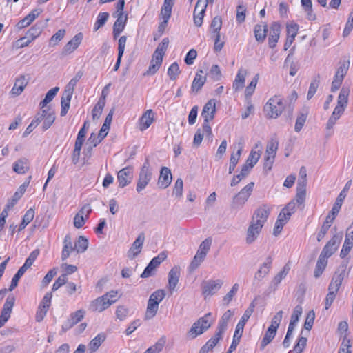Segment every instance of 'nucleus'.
<instances>
[{"mask_svg": "<svg viewBox=\"0 0 353 353\" xmlns=\"http://www.w3.org/2000/svg\"><path fill=\"white\" fill-rule=\"evenodd\" d=\"M270 210L268 205L263 204L255 210L246 232L247 244H252L257 239L270 215Z\"/></svg>", "mask_w": 353, "mask_h": 353, "instance_id": "f257e3e1", "label": "nucleus"}, {"mask_svg": "<svg viewBox=\"0 0 353 353\" xmlns=\"http://www.w3.org/2000/svg\"><path fill=\"white\" fill-rule=\"evenodd\" d=\"M214 321V319L212 313H207L192 324L191 328L187 332V337L189 339H194L201 335L212 326Z\"/></svg>", "mask_w": 353, "mask_h": 353, "instance_id": "f03ea898", "label": "nucleus"}, {"mask_svg": "<svg viewBox=\"0 0 353 353\" xmlns=\"http://www.w3.org/2000/svg\"><path fill=\"white\" fill-rule=\"evenodd\" d=\"M254 307H255V304L254 303V302L251 303L250 304L249 307L245 311L243 316H241L240 321H239V323H237V325L236 327L232 344L230 345V346L226 353H232L233 351H234L236 350L238 344L240 342V339L242 336L244 326H245L246 322L248 321V319L251 316L252 314L253 313Z\"/></svg>", "mask_w": 353, "mask_h": 353, "instance_id": "7ed1b4c3", "label": "nucleus"}, {"mask_svg": "<svg viewBox=\"0 0 353 353\" xmlns=\"http://www.w3.org/2000/svg\"><path fill=\"white\" fill-rule=\"evenodd\" d=\"M117 291L112 290L107 292L92 301L90 305L89 310L97 312L104 311L117 301Z\"/></svg>", "mask_w": 353, "mask_h": 353, "instance_id": "20e7f679", "label": "nucleus"}, {"mask_svg": "<svg viewBox=\"0 0 353 353\" xmlns=\"http://www.w3.org/2000/svg\"><path fill=\"white\" fill-rule=\"evenodd\" d=\"M165 296V291L161 289L157 290L150 294L145 314V319L149 320L155 316L159 309V305Z\"/></svg>", "mask_w": 353, "mask_h": 353, "instance_id": "39448f33", "label": "nucleus"}, {"mask_svg": "<svg viewBox=\"0 0 353 353\" xmlns=\"http://www.w3.org/2000/svg\"><path fill=\"white\" fill-rule=\"evenodd\" d=\"M285 105L279 95L270 98L264 106V112L268 118H277L283 111Z\"/></svg>", "mask_w": 353, "mask_h": 353, "instance_id": "423d86ee", "label": "nucleus"}, {"mask_svg": "<svg viewBox=\"0 0 353 353\" xmlns=\"http://www.w3.org/2000/svg\"><path fill=\"white\" fill-rule=\"evenodd\" d=\"M124 6L125 0H119L116 6L117 10L115 13L113 14L114 17H117V19L114 22L113 26V34L114 38L119 36L124 29L127 21V16H123Z\"/></svg>", "mask_w": 353, "mask_h": 353, "instance_id": "0eeeda50", "label": "nucleus"}, {"mask_svg": "<svg viewBox=\"0 0 353 353\" xmlns=\"http://www.w3.org/2000/svg\"><path fill=\"white\" fill-rule=\"evenodd\" d=\"M167 50V46H160L154 52L148 70L144 73V76L154 74L160 68L163 58Z\"/></svg>", "mask_w": 353, "mask_h": 353, "instance_id": "6e6552de", "label": "nucleus"}, {"mask_svg": "<svg viewBox=\"0 0 353 353\" xmlns=\"http://www.w3.org/2000/svg\"><path fill=\"white\" fill-rule=\"evenodd\" d=\"M254 183L250 182L239 192L232 199L231 207L234 209L243 207L253 191Z\"/></svg>", "mask_w": 353, "mask_h": 353, "instance_id": "1a4fd4ad", "label": "nucleus"}, {"mask_svg": "<svg viewBox=\"0 0 353 353\" xmlns=\"http://www.w3.org/2000/svg\"><path fill=\"white\" fill-rule=\"evenodd\" d=\"M152 173L150 170V163L148 159H146L139 172L136 190L138 192H141L144 190L152 179Z\"/></svg>", "mask_w": 353, "mask_h": 353, "instance_id": "9d476101", "label": "nucleus"}, {"mask_svg": "<svg viewBox=\"0 0 353 353\" xmlns=\"http://www.w3.org/2000/svg\"><path fill=\"white\" fill-rule=\"evenodd\" d=\"M278 147L279 141L275 137H272L267 144L264 157V168L268 170L272 169Z\"/></svg>", "mask_w": 353, "mask_h": 353, "instance_id": "9b49d317", "label": "nucleus"}, {"mask_svg": "<svg viewBox=\"0 0 353 353\" xmlns=\"http://www.w3.org/2000/svg\"><path fill=\"white\" fill-rule=\"evenodd\" d=\"M346 270L347 265L345 263L340 265L337 268L329 284L328 290L336 292L339 291L344 278L347 275Z\"/></svg>", "mask_w": 353, "mask_h": 353, "instance_id": "f8f14e48", "label": "nucleus"}, {"mask_svg": "<svg viewBox=\"0 0 353 353\" xmlns=\"http://www.w3.org/2000/svg\"><path fill=\"white\" fill-rule=\"evenodd\" d=\"M272 259L270 256H268L265 261L259 266V268L255 272L252 285L254 287H259L263 279L269 274L272 268Z\"/></svg>", "mask_w": 353, "mask_h": 353, "instance_id": "ddd939ff", "label": "nucleus"}, {"mask_svg": "<svg viewBox=\"0 0 353 353\" xmlns=\"http://www.w3.org/2000/svg\"><path fill=\"white\" fill-rule=\"evenodd\" d=\"M41 110V112L38 113L35 118L38 119V123L43 121L42 129L45 131L54 123L55 114L54 112L50 107Z\"/></svg>", "mask_w": 353, "mask_h": 353, "instance_id": "4468645a", "label": "nucleus"}, {"mask_svg": "<svg viewBox=\"0 0 353 353\" xmlns=\"http://www.w3.org/2000/svg\"><path fill=\"white\" fill-rule=\"evenodd\" d=\"M223 281L221 279L204 281L201 283L202 293L205 296H211L222 287Z\"/></svg>", "mask_w": 353, "mask_h": 353, "instance_id": "2eb2a0df", "label": "nucleus"}, {"mask_svg": "<svg viewBox=\"0 0 353 353\" xmlns=\"http://www.w3.org/2000/svg\"><path fill=\"white\" fill-rule=\"evenodd\" d=\"M342 239V234H334L323 248L320 255L328 259L338 249Z\"/></svg>", "mask_w": 353, "mask_h": 353, "instance_id": "dca6fc26", "label": "nucleus"}, {"mask_svg": "<svg viewBox=\"0 0 353 353\" xmlns=\"http://www.w3.org/2000/svg\"><path fill=\"white\" fill-rule=\"evenodd\" d=\"M166 257L167 255L164 252H161L157 256L154 257L141 274V277L148 278L154 275L156 268L166 259Z\"/></svg>", "mask_w": 353, "mask_h": 353, "instance_id": "f3484780", "label": "nucleus"}, {"mask_svg": "<svg viewBox=\"0 0 353 353\" xmlns=\"http://www.w3.org/2000/svg\"><path fill=\"white\" fill-rule=\"evenodd\" d=\"M208 3V0H198L196 3L194 11V22L198 27L202 25Z\"/></svg>", "mask_w": 353, "mask_h": 353, "instance_id": "a211bd4d", "label": "nucleus"}, {"mask_svg": "<svg viewBox=\"0 0 353 353\" xmlns=\"http://www.w3.org/2000/svg\"><path fill=\"white\" fill-rule=\"evenodd\" d=\"M132 167L128 166L119 170L117 173L119 187L123 188L130 184L132 180Z\"/></svg>", "mask_w": 353, "mask_h": 353, "instance_id": "6ab92c4d", "label": "nucleus"}, {"mask_svg": "<svg viewBox=\"0 0 353 353\" xmlns=\"http://www.w3.org/2000/svg\"><path fill=\"white\" fill-rule=\"evenodd\" d=\"M144 241L145 234L143 232L140 233L128 251L129 258L134 259L141 252Z\"/></svg>", "mask_w": 353, "mask_h": 353, "instance_id": "aec40b11", "label": "nucleus"}, {"mask_svg": "<svg viewBox=\"0 0 353 353\" xmlns=\"http://www.w3.org/2000/svg\"><path fill=\"white\" fill-rule=\"evenodd\" d=\"M28 79L26 76L23 74L20 75L16 79L14 86L10 91V94L14 97L20 95L28 85Z\"/></svg>", "mask_w": 353, "mask_h": 353, "instance_id": "412c9836", "label": "nucleus"}, {"mask_svg": "<svg viewBox=\"0 0 353 353\" xmlns=\"http://www.w3.org/2000/svg\"><path fill=\"white\" fill-rule=\"evenodd\" d=\"M84 314L85 311L83 310H79L75 312L72 313L68 321L65 323H64V324L62 325L63 330H68L74 325L77 324L83 318Z\"/></svg>", "mask_w": 353, "mask_h": 353, "instance_id": "4be33fe9", "label": "nucleus"}, {"mask_svg": "<svg viewBox=\"0 0 353 353\" xmlns=\"http://www.w3.org/2000/svg\"><path fill=\"white\" fill-rule=\"evenodd\" d=\"M172 181V174L170 170L167 167H163L161 170L160 176L158 180V185L161 188H168Z\"/></svg>", "mask_w": 353, "mask_h": 353, "instance_id": "5701e85b", "label": "nucleus"}, {"mask_svg": "<svg viewBox=\"0 0 353 353\" xmlns=\"http://www.w3.org/2000/svg\"><path fill=\"white\" fill-rule=\"evenodd\" d=\"M41 11L39 8L32 10L27 16L17 23V28L21 29L29 26L41 14Z\"/></svg>", "mask_w": 353, "mask_h": 353, "instance_id": "b1692460", "label": "nucleus"}, {"mask_svg": "<svg viewBox=\"0 0 353 353\" xmlns=\"http://www.w3.org/2000/svg\"><path fill=\"white\" fill-rule=\"evenodd\" d=\"M154 121V112L150 109L145 111L139 119V130L143 131L148 128Z\"/></svg>", "mask_w": 353, "mask_h": 353, "instance_id": "393cba45", "label": "nucleus"}, {"mask_svg": "<svg viewBox=\"0 0 353 353\" xmlns=\"http://www.w3.org/2000/svg\"><path fill=\"white\" fill-rule=\"evenodd\" d=\"M216 112V103L214 99L209 100L204 105L201 116L203 119L212 120Z\"/></svg>", "mask_w": 353, "mask_h": 353, "instance_id": "a878e982", "label": "nucleus"}, {"mask_svg": "<svg viewBox=\"0 0 353 353\" xmlns=\"http://www.w3.org/2000/svg\"><path fill=\"white\" fill-rule=\"evenodd\" d=\"M72 94L73 92H71L66 89H65L64 92H63L61 99V110L60 112V115L61 117L66 115V114L68 113V110L70 108V104Z\"/></svg>", "mask_w": 353, "mask_h": 353, "instance_id": "bb28decb", "label": "nucleus"}, {"mask_svg": "<svg viewBox=\"0 0 353 353\" xmlns=\"http://www.w3.org/2000/svg\"><path fill=\"white\" fill-rule=\"evenodd\" d=\"M299 26L297 23L292 21L286 24V41L285 44H292L297 35Z\"/></svg>", "mask_w": 353, "mask_h": 353, "instance_id": "cd10ccee", "label": "nucleus"}, {"mask_svg": "<svg viewBox=\"0 0 353 353\" xmlns=\"http://www.w3.org/2000/svg\"><path fill=\"white\" fill-rule=\"evenodd\" d=\"M180 276L179 267H174L168 274V285L170 291L174 290Z\"/></svg>", "mask_w": 353, "mask_h": 353, "instance_id": "c85d7f7f", "label": "nucleus"}, {"mask_svg": "<svg viewBox=\"0 0 353 353\" xmlns=\"http://www.w3.org/2000/svg\"><path fill=\"white\" fill-rule=\"evenodd\" d=\"M203 72L202 70H199L196 73L195 77L191 86L192 92H198L205 84L206 81V77L201 75Z\"/></svg>", "mask_w": 353, "mask_h": 353, "instance_id": "c756f323", "label": "nucleus"}, {"mask_svg": "<svg viewBox=\"0 0 353 353\" xmlns=\"http://www.w3.org/2000/svg\"><path fill=\"white\" fill-rule=\"evenodd\" d=\"M281 33V24L279 22H273L270 27L269 42L277 43Z\"/></svg>", "mask_w": 353, "mask_h": 353, "instance_id": "7c9ffc66", "label": "nucleus"}, {"mask_svg": "<svg viewBox=\"0 0 353 353\" xmlns=\"http://www.w3.org/2000/svg\"><path fill=\"white\" fill-rule=\"evenodd\" d=\"M350 64V63L349 59L345 57L342 61H340V65L336 71L334 77H336V79H339L343 81L344 77L349 70Z\"/></svg>", "mask_w": 353, "mask_h": 353, "instance_id": "2f4dec72", "label": "nucleus"}, {"mask_svg": "<svg viewBox=\"0 0 353 353\" xmlns=\"http://www.w3.org/2000/svg\"><path fill=\"white\" fill-rule=\"evenodd\" d=\"M308 113H309V108L307 107H304L299 112V114L296 119L295 126H294V130L296 132H300L301 130L302 129V128L303 127V125L306 121V119L308 115Z\"/></svg>", "mask_w": 353, "mask_h": 353, "instance_id": "473e14b6", "label": "nucleus"}, {"mask_svg": "<svg viewBox=\"0 0 353 353\" xmlns=\"http://www.w3.org/2000/svg\"><path fill=\"white\" fill-rule=\"evenodd\" d=\"M234 313L230 310H228L221 316L219 320L216 330L219 332L224 333L228 327V323L230 319L232 317Z\"/></svg>", "mask_w": 353, "mask_h": 353, "instance_id": "72a5a7b5", "label": "nucleus"}, {"mask_svg": "<svg viewBox=\"0 0 353 353\" xmlns=\"http://www.w3.org/2000/svg\"><path fill=\"white\" fill-rule=\"evenodd\" d=\"M349 94L350 90L348 88H343L339 94L337 105L336 107H339V108H342V110L344 111L347 105Z\"/></svg>", "mask_w": 353, "mask_h": 353, "instance_id": "f704fd0d", "label": "nucleus"}, {"mask_svg": "<svg viewBox=\"0 0 353 353\" xmlns=\"http://www.w3.org/2000/svg\"><path fill=\"white\" fill-rule=\"evenodd\" d=\"M239 149L236 154L232 153L230 159L229 174H232L237 165L243 150V141L239 143Z\"/></svg>", "mask_w": 353, "mask_h": 353, "instance_id": "c9c22d12", "label": "nucleus"}, {"mask_svg": "<svg viewBox=\"0 0 353 353\" xmlns=\"http://www.w3.org/2000/svg\"><path fill=\"white\" fill-rule=\"evenodd\" d=\"M254 32L256 41L263 42L267 36L268 26L266 24H257L254 27Z\"/></svg>", "mask_w": 353, "mask_h": 353, "instance_id": "e433bc0d", "label": "nucleus"}, {"mask_svg": "<svg viewBox=\"0 0 353 353\" xmlns=\"http://www.w3.org/2000/svg\"><path fill=\"white\" fill-rule=\"evenodd\" d=\"M327 265V259L324 257L323 256L319 255L314 272V276L315 278H319L323 274Z\"/></svg>", "mask_w": 353, "mask_h": 353, "instance_id": "4c0bfd02", "label": "nucleus"}, {"mask_svg": "<svg viewBox=\"0 0 353 353\" xmlns=\"http://www.w3.org/2000/svg\"><path fill=\"white\" fill-rule=\"evenodd\" d=\"M247 74V71L243 68H241L235 78V80L233 82V88L237 91L241 88H243L245 82V77Z\"/></svg>", "mask_w": 353, "mask_h": 353, "instance_id": "58836bf2", "label": "nucleus"}, {"mask_svg": "<svg viewBox=\"0 0 353 353\" xmlns=\"http://www.w3.org/2000/svg\"><path fill=\"white\" fill-rule=\"evenodd\" d=\"M114 113V109L111 110L108 114L106 116V118L105 119V121L99 131V135H101V139H104L110 130V124L112 121V117Z\"/></svg>", "mask_w": 353, "mask_h": 353, "instance_id": "ea45409f", "label": "nucleus"}, {"mask_svg": "<svg viewBox=\"0 0 353 353\" xmlns=\"http://www.w3.org/2000/svg\"><path fill=\"white\" fill-rule=\"evenodd\" d=\"M174 0H165L161 10V16L163 19L169 20L171 17Z\"/></svg>", "mask_w": 353, "mask_h": 353, "instance_id": "a19ab883", "label": "nucleus"}, {"mask_svg": "<svg viewBox=\"0 0 353 353\" xmlns=\"http://www.w3.org/2000/svg\"><path fill=\"white\" fill-rule=\"evenodd\" d=\"M222 25L221 18L219 17H215L212 21L211 28L214 30V44H218L220 41V34L219 31L220 30Z\"/></svg>", "mask_w": 353, "mask_h": 353, "instance_id": "79ce46f5", "label": "nucleus"}, {"mask_svg": "<svg viewBox=\"0 0 353 353\" xmlns=\"http://www.w3.org/2000/svg\"><path fill=\"white\" fill-rule=\"evenodd\" d=\"M321 81V75L320 74H316L315 76H314L310 87L309 90L307 94V99L308 100L311 99L312 97L315 94L317 88H319V83Z\"/></svg>", "mask_w": 353, "mask_h": 353, "instance_id": "37998d69", "label": "nucleus"}, {"mask_svg": "<svg viewBox=\"0 0 353 353\" xmlns=\"http://www.w3.org/2000/svg\"><path fill=\"white\" fill-rule=\"evenodd\" d=\"M276 331H277L276 330H275L271 327H269L268 328V330H266L265 335L261 342V350H263L265 348V347L272 341V339L274 338V336L276 335Z\"/></svg>", "mask_w": 353, "mask_h": 353, "instance_id": "c03bdc74", "label": "nucleus"}, {"mask_svg": "<svg viewBox=\"0 0 353 353\" xmlns=\"http://www.w3.org/2000/svg\"><path fill=\"white\" fill-rule=\"evenodd\" d=\"M302 312H303V309H302L301 305H298L294 307V309L293 310V313L290 318V321L289 323L288 328L294 330V327H295L297 322L299 321V317L302 314Z\"/></svg>", "mask_w": 353, "mask_h": 353, "instance_id": "a18cd8bd", "label": "nucleus"}, {"mask_svg": "<svg viewBox=\"0 0 353 353\" xmlns=\"http://www.w3.org/2000/svg\"><path fill=\"white\" fill-rule=\"evenodd\" d=\"M74 250L77 253L84 252L88 248V240L83 236H79L74 244Z\"/></svg>", "mask_w": 353, "mask_h": 353, "instance_id": "49530a36", "label": "nucleus"}, {"mask_svg": "<svg viewBox=\"0 0 353 353\" xmlns=\"http://www.w3.org/2000/svg\"><path fill=\"white\" fill-rule=\"evenodd\" d=\"M59 90V87H54L52 89H50L46 93L45 98L39 103V106H40L41 109L44 108L47 105V104L49 103L54 98V97L57 94Z\"/></svg>", "mask_w": 353, "mask_h": 353, "instance_id": "de8ad7c7", "label": "nucleus"}, {"mask_svg": "<svg viewBox=\"0 0 353 353\" xmlns=\"http://www.w3.org/2000/svg\"><path fill=\"white\" fill-rule=\"evenodd\" d=\"M28 169V160L25 158L18 160L13 165V170L18 174H24Z\"/></svg>", "mask_w": 353, "mask_h": 353, "instance_id": "09e8293b", "label": "nucleus"}, {"mask_svg": "<svg viewBox=\"0 0 353 353\" xmlns=\"http://www.w3.org/2000/svg\"><path fill=\"white\" fill-rule=\"evenodd\" d=\"M105 336L104 334H99L89 343L88 347L91 352H95L105 341Z\"/></svg>", "mask_w": 353, "mask_h": 353, "instance_id": "8fccbe9b", "label": "nucleus"}, {"mask_svg": "<svg viewBox=\"0 0 353 353\" xmlns=\"http://www.w3.org/2000/svg\"><path fill=\"white\" fill-rule=\"evenodd\" d=\"M30 178H31V176H29L28 180L27 181H25L21 185H20V187L18 188V190L14 193L12 200L9 201L8 203H14V205H15V203L18 201V200L24 194V192L26 190V188L29 185Z\"/></svg>", "mask_w": 353, "mask_h": 353, "instance_id": "3c124183", "label": "nucleus"}, {"mask_svg": "<svg viewBox=\"0 0 353 353\" xmlns=\"http://www.w3.org/2000/svg\"><path fill=\"white\" fill-rule=\"evenodd\" d=\"M105 105V103L104 102V98L99 99L97 103L94 105L92 111V119L94 120L99 119Z\"/></svg>", "mask_w": 353, "mask_h": 353, "instance_id": "603ef678", "label": "nucleus"}, {"mask_svg": "<svg viewBox=\"0 0 353 353\" xmlns=\"http://www.w3.org/2000/svg\"><path fill=\"white\" fill-rule=\"evenodd\" d=\"M351 184H352V181L351 180L348 181L346 183V184H345V187L343 188V190L340 192V194L337 196V198L336 199V201L334 203V205L341 208L343 202L345 198L346 197V192L350 189V188L351 186Z\"/></svg>", "mask_w": 353, "mask_h": 353, "instance_id": "864d4df0", "label": "nucleus"}, {"mask_svg": "<svg viewBox=\"0 0 353 353\" xmlns=\"http://www.w3.org/2000/svg\"><path fill=\"white\" fill-rule=\"evenodd\" d=\"M205 258V256L204 254L196 252L189 267L190 271H194L197 269L201 263L204 261Z\"/></svg>", "mask_w": 353, "mask_h": 353, "instance_id": "5fc2aeb1", "label": "nucleus"}, {"mask_svg": "<svg viewBox=\"0 0 353 353\" xmlns=\"http://www.w3.org/2000/svg\"><path fill=\"white\" fill-rule=\"evenodd\" d=\"M165 342V337L162 336L154 345L148 348L146 351L149 352V353H159L163 350Z\"/></svg>", "mask_w": 353, "mask_h": 353, "instance_id": "6e6d98bb", "label": "nucleus"}, {"mask_svg": "<svg viewBox=\"0 0 353 353\" xmlns=\"http://www.w3.org/2000/svg\"><path fill=\"white\" fill-rule=\"evenodd\" d=\"M239 285L238 283H235L231 288V290L227 293V294L223 298V303L225 305H229L232 300L233 297L236 294L239 290Z\"/></svg>", "mask_w": 353, "mask_h": 353, "instance_id": "4d7b16f0", "label": "nucleus"}, {"mask_svg": "<svg viewBox=\"0 0 353 353\" xmlns=\"http://www.w3.org/2000/svg\"><path fill=\"white\" fill-rule=\"evenodd\" d=\"M261 154V152L260 150L256 151L254 149H252L248 156V158L245 163H248V165L253 168L260 159Z\"/></svg>", "mask_w": 353, "mask_h": 353, "instance_id": "13d9d810", "label": "nucleus"}, {"mask_svg": "<svg viewBox=\"0 0 353 353\" xmlns=\"http://www.w3.org/2000/svg\"><path fill=\"white\" fill-rule=\"evenodd\" d=\"M212 241V240L211 237L206 238L200 244L197 252L204 254L206 256L208 252L210 249Z\"/></svg>", "mask_w": 353, "mask_h": 353, "instance_id": "bf43d9fd", "label": "nucleus"}, {"mask_svg": "<svg viewBox=\"0 0 353 353\" xmlns=\"http://www.w3.org/2000/svg\"><path fill=\"white\" fill-rule=\"evenodd\" d=\"M352 246H353V241H350V238L349 236H345V239L342 250L340 253V256L342 259L345 258L348 254L350 251L351 250Z\"/></svg>", "mask_w": 353, "mask_h": 353, "instance_id": "052dcab7", "label": "nucleus"}, {"mask_svg": "<svg viewBox=\"0 0 353 353\" xmlns=\"http://www.w3.org/2000/svg\"><path fill=\"white\" fill-rule=\"evenodd\" d=\"M180 72L179 66L176 62L173 63L168 70V75L172 81L176 79Z\"/></svg>", "mask_w": 353, "mask_h": 353, "instance_id": "680f3d73", "label": "nucleus"}, {"mask_svg": "<svg viewBox=\"0 0 353 353\" xmlns=\"http://www.w3.org/2000/svg\"><path fill=\"white\" fill-rule=\"evenodd\" d=\"M288 272V270H287L286 267L285 266L283 270L280 271L276 275L274 276L272 281V285L274 286V290L281 282V281L287 276Z\"/></svg>", "mask_w": 353, "mask_h": 353, "instance_id": "e2e57ef3", "label": "nucleus"}, {"mask_svg": "<svg viewBox=\"0 0 353 353\" xmlns=\"http://www.w3.org/2000/svg\"><path fill=\"white\" fill-rule=\"evenodd\" d=\"M83 76V72L79 71L70 81L66 85L65 88L68 90H70L71 92H74V87L76 86L78 81L81 79V78Z\"/></svg>", "mask_w": 353, "mask_h": 353, "instance_id": "0e129e2a", "label": "nucleus"}, {"mask_svg": "<svg viewBox=\"0 0 353 353\" xmlns=\"http://www.w3.org/2000/svg\"><path fill=\"white\" fill-rule=\"evenodd\" d=\"M109 17L108 12H100L97 17V21L94 25V29L97 30L99 28L102 27L107 21Z\"/></svg>", "mask_w": 353, "mask_h": 353, "instance_id": "69168bd1", "label": "nucleus"}, {"mask_svg": "<svg viewBox=\"0 0 353 353\" xmlns=\"http://www.w3.org/2000/svg\"><path fill=\"white\" fill-rule=\"evenodd\" d=\"M315 319V313L313 310L310 311L306 316L305 321L304 323V328L307 330H310L313 326Z\"/></svg>", "mask_w": 353, "mask_h": 353, "instance_id": "338daca9", "label": "nucleus"}, {"mask_svg": "<svg viewBox=\"0 0 353 353\" xmlns=\"http://www.w3.org/2000/svg\"><path fill=\"white\" fill-rule=\"evenodd\" d=\"M307 343V339L305 337H300L298 339L297 343L294 347V353H301L305 348Z\"/></svg>", "mask_w": 353, "mask_h": 353, "instance_id": "774afa93", "label": "nucleus"}]
</instances>
